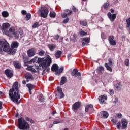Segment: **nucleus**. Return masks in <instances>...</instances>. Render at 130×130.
<instances>
[{"instance_id":"nucleus-1","label":"nucleus","mask_w":130,"mask_h":130,"mask_svg":"<svg viewBox=\"0 0 130 130\" xmlns=\"http://www.w3.org/2000/svg\"><path fill=\"white\" fill-rule=\"evenodd\" d=\"M19 46V43L17 41L12 42L11 48H10V44L6 41H0V52H9L11 54L16 53V49Z\"/></svg>"},{"instance_id":"nucleus-2","label":"nucleus","mask_w":130,"mask_h":130,"mask_svg":"<svg viewBox=\"0 0 130 130\" xmlns=\"http://www.w3.org/2000/svg\"><path fill=\"white\" fill-rule=\"evenodd\" d=\"M9 95L12 101L16 104L21 103V101H19V99L21 98L19 93V83L17 82L14 83L12 88L9 90Z\"/></svg>"},{"instance_id":"nucleus-3","label":"nucleus","mask_w":130,"mask_h":130,"mask_svg":"<svg viewBox=\"0 0 130 130\" xmlns=\"http://www.w3.org/2000/svg\"><path fill=\"white\" fill-rule=\"evenodd\" d=\"M38 62L44 69L43 70L42 75L46 74V72L47 73H49V67L52 62V59H51V57L49 55H48L46 59H44V58H38Z\"/></svg>"},{"instance_id":"nucleus-4","label":"nucleus","mask_w":130,"mask_h":130,"mask_svg":"<svg viewBox=\"0 0 130 130\" xmlns=\"http://www.w3.org/2000/svg\"><path fill=\"white\" fill-rule=\"evenodd\" d=\"M18 128L19 129H23V130H27L29 129V124L26 121L24 118H20L18 119Z\"/></svg>"},{"instance_id":"nucleus-5","label":"nucleus","mask_w":130,"mask_h":130,"mask_svg":"<svg viewBox=\"0 0 130 130\" xmlns=\"http://www.w3.org/2000/svg\"><path fill=\"white\" fill-rule=\"evenodd\" d=\"M58 66L56 64H54L52 65V67H51V71H52V72H55L56 75H60V74H61L62 73V72L63 71V67L62 66L59 69H58Z\"/></svg>"},{"instance_id":"nucleus-6","label":"nucleus","mask_w":130,"mask_h":130,"mask_svg":"<svg viewBox=\"0 0 130 130\" xmlns=\"http://www.w3.org/2000/svg\"><path fill=\"white\" fill-rule=\"evenodd\" d=\"M121 124L123 129L124 128H126L127 127V121L125 119H122L121 122H119L117 123V128L118 129H120V127H121Z\"/></svg>"},{"instance_id":"nucleus-7","label":"nucleus","mask_w":130,"mask_h":130,"mask_svg":"<svg viewBox=\"0 0 130 130\" xmlns=\"http://www.w3.org/2000/svg\"><path fill=\"white\" fill-rule=\"evenodd\" d=\"M10 24L8 23H3L1 27V30L4 34L9 35V28H10Z\"/></svg>"},{"instance_id":"nucleus-8","label":"nucleus","mask_w":130,"mask_h":130,"mask_svg":"<svg viewBox=\"0 0 130 130\" xmlns=\"http://www.w3.org/2000/svg\"><path fill=\"white\" fill-rule=\"evenodd\" d=\"M108 61V63H105V67L108 71H109V72H112V66L114 64V63H113V60L111 58H109Z\"/></svg>"},{"instance_id":"nucleus-9","label":"nucleus","mask_w":130,"mask_h":130,"mask_svg":"<svg viewBox=\"0 0 130 130\" xmlns=\"http://www.w3.org/2000/svg\"><path fill=\"white\" fill-rule=\"evenodd\" d=\"M41 13V17L42 18H46L47 17V15H48V9L46 7H42L41 10H40Z\"/></svg>"},{"instance_id":"nucleus-10","label":"nucleus","mask_w":130,"mask_h":130,"mask_svg":"<svg viewBox=\"0 0 130 130\" xmlns=\"http://www.w3.org/2000/svg\"><path fill=\"white\" fill-rule=\"evenodd\" d=\"M36 53V49L35 48H31L27 50V54L28 57H33Z\"/></svg>"},{"instance_id":"nucleus-11","label":"nucleus","mask_w":130,"mask_h":130,"mask_svg":"<svg viewBox=\"0 0 130 130\" xmlns=\"http://www.w3.org/2000/svg\"><path fill=\"white\" fill-rule=\"evenodd\" d=\"M5 75L8 77V78H11L13 76H14V73L13 71L10 69H7L5 72Z\"/></svg>"},{"instance_id":"nucleus-12","label":"nucleus","mask_w":130,"mask_h":130,"mask_svg":"<svg viewBox=\"0 0 130 130\" xmlns=\"http://www.w3.org/2000/svg\"><path fill=\"white\" fill-rule=\"evenodd\" d=\"M23 30H20L19 31H16L14 33L13 35L16 39H19V37H23Z\"/></svg>"},{"instance_id":"nucleus-13","label":"nucleus","mask_w":130,"mask_h":130,"mask_svg":"<svg viewBox=\"0 0 130 130\" xmlns=\"http://www.w3.org/2000/svg\"><path fill=\"white\" fill-rule=\"evenodd\" d=\"M108 18L110 19V21L112 22H114V20L116 19V14H111V13L109 12L107 15Z\"/></svg>"},{"instance_id":"nucleus-14","label":"nucleus","mask_w":130,"mask_h":130,"mask_svg":"<svg viewBox=\"0 0 130 130\" xmlns=\"http://www.w3.org/2000/svg\"><path fill=\"white\" fill-rule=\"evenodd\" d=\"M108 40L111 45H116V41L114 40L113 36H109Z\"/></svg>"},{"instance_id":"nucleus-15","label":"nucleus","mask_w":130,"mask_h":130,"mask_svg":"<svg viewBox=\"0 0 130 130\" xmlns=\"http://www.w3.org/2000/svg\"><path fill=\"white\" fill-rule=\"evenodd\" d=\"M25 78L27 82H29V80L33 81L34 79L33 77V75H32V74H31V73L29 72H27L25 74Z\"/></svg>"},{"instance_id":"nucleus-16","label":"nucleus","mask_w":130,"mask_h":130,"mask_svg":"<svg viewBox=\"0 0 130 130\" xmlns=\"http://www.w3.org/2000/svg\"><path fill=\"white\" fill-rule=\"evenodd\" d=\"M105 100H107V96L105 94L99 96V101L100 103H105Z\"/></svg>"},{"instance_id":"nucleus-17","label":"nucleus","mask_w":130,"mask_h":130,"mask_svg":"<svg viewBox=\"0 0 130 130\" xmlns=\"http://www.w3.org/2000/svg\"><path fill=\"white\" fill-rule=\"evenodd\" d=\"M72 76H73V77H80V76H82V74L80 72H78V70L74 69L73 70Z\"/></svg>"},{"instance_id":"nucleus-18","label":"nucleus","mask_w":130,"mask_h":130,"mask_svg":"<svg viewBox=\"0 0 130 130\" xmlns=\"http://www.w3.org/2000/svg\"><path fill=\"white\" fill-rule=\"evenodd\" d=\"M81 104V103L80 102H77L73 105L72 107L74 110H78V109L80 108Z\"/></svg>"},{"instance_id":"nucleus-19","label":"nucleus","mask_w":130,"mask_h":130,"mask_svg":"<svg viewBox=\"0 0 130 130\" xmlns=\"http://www.w3.org/2000/svg\"><path fill=\"white\" fill-rule=\"evenodd\" d=\"M90 42V38H83L82 39V43L83 46H85V45H87L88 43Z\"/></svg>"},{"instance_id":"nucleus-20","label":"nucleus","mask_w":130,"mask_h":130,"mask_svg":"<svg viewBox=\"0 0 130 130\" xmlns=\"http://www.w3.org/2000/svg\"><path fill=\"white\" fill-rule=\"evenodd\" d=\"M108 113L106 111H102L101 112V118H107L109 116Z\"/></svg>"},{"instance_id":"nucleus-21","label":"nucleus","mask_w":130,"mask_h":130,"mask_svg":"<svg viewBox=\"0 0 130 130\" xmlns=\"http://www.w3.org/2000/svg\"><path fill=\"white\" fill-rule=\"evenodd\" d=\"M61 54H62V52H61V51H56L55 53V57L56 59L59 58L60 56H61Z\"/></svg>"},{"instance_id":"nucleus-22","label":"nucleus","mask_w":130,"mask_h":130,"mask_svg":"<svg viewBox=\"0 0 130 130\" xmlns=\"http://www.w3.org/2000/svg\"><path fill=\"white\" fill-rule=\"evenodd\" d=\"M67 83V77L63 76L61 77V80L60 83V85L61 86Z\"/></svg>"},{"instance_id":"nucleus-23","label":"nucleus","mask_w":130,"mask_h":130,"mask_svg":"<svg viewBox=\"0 0 130 130\" xmlns=\"http://www.w3.org/2000/svg\"><path fill=\"white\" fill-rule=\"evenodd\" d=\"M55 47H56V46L54 44H50L48 45V48L51 51H53V50L55 49Z\"/></svg>"},{"instance_id":"nucleus-24","label":"nucleus","mask_w":130,"mask_h":130,"mask_svg":"<svg viewBox=\"0 0 130 130\" xmlns=\"http://www.w3.org/2000/svg\"><path fill=\"white\" fill-rule=\"evenodd\" d=\"M9 31V34L7 35H11V34H12L13 35L14 33H15V31H16V29H15L14 27H11Z\"/></svg>"},{"instance_id":"nucleus-25","label":"nucleus","mask_w":130,"mask_h":130,"mask_svg":"<svg viewBox=\"0 0 130 130\" xmlns=\"http://www.w3.org/2000/svg\"><path fill=\"white\" fill-rule=\"evenodd\" d=\"M104 71V67L101 66H99L97 69V72L98 74H100V73H102Z\"/></svg>"},{"instance_id":"nucleus-26","label":"nucleus","mask_w":130,"mask_h":130,"mask_svg":"<svg viewBox=\"0 0 130 130\" xmlns=\"http://www.w3.org/2000/svg\"><path fill=\"white\" fill-rule=\"evenodd\" d=\"M14 66L16 69H21V65L19 63L18 61H15L13 62Z\"/></svg>"},{"instance_id":"nucleus-27","label":"nucleus","mask_w":130,"mask_h":130,"mask_svg":"<svg viewBox=\"0 0 130 130\" xmlns=\"http://www.w3.org/2000/svg\"><path fill=\"white\" fill-rule=\"evenodd\" d=\"M90 108H93V105L90 104V105H87L85 107V112H88L89 111V109Z\"/></svg>"},{"instance_id":"nucleus-28","label":"nucleus","mask_w":130,"mask_h":130,"mask_svg":"<svg viewBox=\"0 0 130 130\" xmlns=\"http://www.w3.org/2000/svg\"><path fill=\"white\" fill-rule=\"evenodd\" d=\"M2 15L4 18H8V16H9V12L7 11H3L2 13Z\"/></svg>"},{"instance_id":"nucleus-29","label":"nucleus","mask_w":130,"mask_h":130,"mask_svg":"<svg viewBox=\"0 0 130 130\" xmlns=\"http://www.w3.org/2000/svg\"><path fill=\"white\" fill-rule=\"evenodd\" d=\"M56 96H57L58 98L61 99V98H63V97H64V93H63V92L57 93L56 94Z\"/></svg>"},{"instance_id":"nucleus-30","label":"nucleus","mask_w":130,"mask_h":130,"mask_svg":"<svg viewBox=\"0 0 130 130\" xmlns=\"http://www.w3.org/2000/svg\"><path fill=\"white\" fill-rule=\"evenodd\" d=\"M116 88L117 91H119L120 89H121V84H120V82H117L116 85Z\"/></svg>"},{"instance_id":"nucleus-31","label":"nucleus","mask_w":130,"mask_h":130,"mask_svg":"<svg viewBox=\"0 0 130 130\" xmlns=\"http://www.w3.org/2000/svg\"><path fill=\"white\" fill-rule=\"evenodd\" d=\"M26 87H28L29 90L31 91V90H33V88H34V85L31 84H26Z\"/></svg>"},{"instance_id":"nucleus-32","label":"nucleus","mask_w":130,"mask_h":130,"mask_svg":"<svg viewBox=\"0 0 130 130\" xmlns=\"http://www.w3.org/2000/svg\"><path fill=\"white\" fill-rule=\"evenodd\" d=\"M103 8H104V9L107 10V8H109V3L106 2L105 4H104Z\"/></svg>"},{"instance_id":"nucleus-33","label":"nucleus","mask_w":130,"mask_h":130,"mask_svg":"<svg viewBox=\"0 0 130 130\" xmlns=\"http://www.w3.org/2000/svg\"><path fill=\"white\" fill-rule=\"evenodd\" d=\"M56 16V14L55 12L52 11L50 13V17L51 18H55V16Z\"/></svg>"},{"instance_id":"nucleus-34","label":"nucleus","mask_w":130,"mask_h":130,"mask_svg":"<svg viewBox=\"0 0 130 130\" xmlns=\"http://www.w3.org/2000/svg\"><path fill=\"white\" fill-rule=\"evenodd\" d=\"M38 98L40 101V102H42V101H43V95H42V94L39 95V96H38Z\"/></svg>"},{"instance_id":"nucleus-35","label":"nucleus","mask_w":130,"mask_h":130,"mask_svg":"<svg viewBox=\"0 0 130 130\" xmlns=\"http://www.w3.org/2000/svg\"><path fill=\"white\" fill-rule=\"evenodd\" d=\"M126 22L127 23L126 27L129 28L130 27V17L126 20Z\"/></svg>"},{"instance_id":"nucleus-36","label":"nucleus","mask_w":130,"mask_h":130,"mask_svg":"<svg viewBox=\"0 0 130 130\" xmlns=\"http://www.w3.org/2000/svg\"><path fill=\"white\" fill-rule=\"evenodd\" d=\"M25 19H26L27 21H29V20L31 19V14L28 13L27 14H26Z\"/></svg>"},{"instance_id":"nucleus-37","label":"nucleus","mask_w":130,"mask_h":130,"mask_svg":"<svg viewBox=\"0 0 130 130\" xmlns=\"http://www.w3.org/2000/svg\"><path fill=\"white\" fill-rule=\"evenodd\" d=\"M44 54H45V52L42 50L40 51V52H39V55H40V56H43Z\"/></svg>"},{"instance_id":"nucleus-38","label":"nucleus","mask_w":130,"mask_h":130,"mask_svg":"<svg viewBox=\"0 0 130 130\" xmlns=\"http://www.w3.org/2000/svg\"><path fill=\"white\" fill-rule=\"evenodd\" d=\"M62 122H63L62 120H56L53 122V124H57L58 123H61Z\"/></svg>"},{"instance_id":"nucleus-39","label":"nucleus","mask_w":130,"mask_h":130,"mask_svg":"<svg viewBox=\"0 0 130 130\" xmlns=\"http://www.w3.org/2000/svg\"><path fill=\"white\" fill-rule=\"evenodd\" d=\"M79 34L80 36H85V35H87V32L82 30L79 32Z\"/></svg>"},{"instance_id":"nucleus-40","label":"nucleus","mask_w":130,"mask_h":130,"mask_svg":"<svg viewBox=\"0 0 130 130\" xmlns=\"http://www.w3.org/2000/svg\"><path fill=\"white\" fill-rule=\"evenodd\" d=\"M80 25L82 26H87V21L84 20L80 21Z\"/></svg>"},{"instance_id":"nucleus-41","label":"nucleus","mask_w":130,"mask_h":130,"mask_svg":"<svg viewBox=\"0 0 130 130\" xmlns=\"http://www.w3.org/2000/svg\"><path fill=\"white\" fill-rule=\"evenodd\" d=\"M57 93H62V88H60V87H57Z\"/></svg>"},{"instance_id":"nucleus-42","label":"nucleus","mask_w":130,"mask_h":130,"mask_svg":"<svg viewBox=\"0 0 130 130\" xmlns=\"http://www.w3.org/2000/svg\"><path fill=\"white\" fill-rule=\"evenodd\" d=\"M66 12H68V13L67 14L68 16H71V15L73 14V11H72V10H67Z\"/></svg>"},{"instance_id":"nucleus-43","label":"nucleus","mask_w":130,"mask_h":130,"mask_svg":"<svg viewBox=\"0 0 130 130\" xmlns=\"http://www.w3.org/2000/svg\"><path fill=\"white\" fill-rule=\"evenodd\" d=\"M39 26V23L38 22H36L34 24V25H32V28H37V27H38Z\"/></svg>"},{"instance_id":"nucleus-44","label":"nucleus","mask_w":130,"mask_h":130,"mask_svg":"<svg viewBox=\"0 0 130 130\" xmlns=\"http://www.w3.org/2000/svg\"><path fill=\"white\" fill-rule=\"evenodd\" d=\"M69 21H70V18H67L66 19H64L63 21V24H66V23H68V22H69Z\"/></svg>"},{"instance_id":"nucleus-45","label":"nucleus","mask_w":130,"mask_h":130,"mask_svg":"<svg viewBox=\"0 0 130 130\" xmlns=\"http://www.w3.org/2000/svg\"><path fill=\"white\" fill-rule=\"evenodd\" d=\"M125 65L128 66L129 64V60H128V59H127L125 60Z\"/></svg>"},{"instance_id":"nucleus-46","label":"nucleus","mask_w":130,"mask_h":130,"mask_svg":"<svg viewBox=\"0 0 130 130\" xmlns=\"http://www.w3.org/2000/svg\"><path fill=\"white\" fill-rule=\"evenodd\" d=\"M116 116L118 117V118H122V114L121 113L117 114Z\"/></svg>"},{"instance_id":"nucleus-47","label":"nucleus","mask_w":130,"mask_h":130,"mask_svg":"<svg viewBox=\"0 0 130 130\" xmlns=\"http://www.w3.org/2000/svg\"><path fill=\"white\" fill-rule=\"evenodd\" d=\"M36 59H37V57H35L34 58L32 59H31V60L29 61V63H30V62H35V61H36Z\"/></svg>"},{"instance_id":"nucleus-48","label":"nucleus","mask_w":130,"mask_h":130,"mask_svg":"<svg viewBox=\"0 0 130 130\" xmlns=\"http://www.w3.org/2000/svg\"><path fill=\"white\" fill-rule=\"evenodd\" d=\"M58 38H59V36L58 35H56L54 37V39L55 40H58Z\"/></svg>"},{"instance_id":"nucleus-49","label":"nucleus","mask_w":130,"mask_h":130,"mask_svg":"<svg viewBox=\"0 0 130 130\" xmlns=\"http://www.w3.org/2000/svg\"><path fill=\"white\" fill-rule=\"evenodd\" d=\"M26 70H28V71H33V67L32 66H28L27 69Z\"/></svg>"},{"instance_id":"nucleus-50","label":"nucleus","mask_w":130,"mask_h":130,"mask_svg":"<svg viewBox=\"0 0 130 130\" xmlns=\"http://www.w3.org/2000/svg\"><path fill=\"white\" fill-rule=\"evenodd\" d=\"M67 16H68V14H67V13H64V14L61 15L62 18H64L66 17H67Z\"/></svg>"},{"instance_id":"nucleus-51","label":"nucleus","mask_w":130,"mask_h":130,"mask_svg":"<svg viewBox=\"0 0 130 130\" xmlns=\"http://www.w3.org/2000/svg\"><path fill=\"white\" fill-rule=\"evenodd\" d=\"M21 13L22 15H27V11L26 10H22Z\"/></svg>"},{"instance_id":"nucleus-52","label":"nucleus","mask_w":130,"mask_h":130,"mask_svg":"<svg viewBox=\"0 0 130 130\" xmlns=\"http://www.w3.org/2000/svg\"><path fill=\"white\" fill-rule=\"evenodd\" d=\"M109 92H110V95H113V94L114 93V91L112 89H110Z\"/></svg>"},{"instance_id":"nucleus-53","label":"nucleus","mask_w":130,"mask_h":130,"mask_svg":"<svg viewBox=\"0 0 130 130\" xmlns=\"http://www.w3.org/2000/svg\"><path fill=\"white\" fill-rule=\"evenodd\" d=\"M112 121L114 123V124H116V123L117 122V120H114V119H112Z\"/></svg>"},{"instance_id":"nucleus-54","label":"nucleus","mask_w":130,"mask_h":130,"mask_svg":"<svg viewBox=\"0 0 130 130\" xmlns=\"http://www.w3.org/2000/svg\"><path fill=\"white\" fill-rule=\"evenodd\" d=\"M72 10L73 12H77V11H78V9H77V8H76V7H75L74 6L73 7Z\"/></svg>"},{"instance_id":"nucleus-55","label":"nucleus","mask_w":130,"mask_h":130,"mask_svg":"<svg viewBox=\"0 0 130 130\" xmlns=\"http://www.w3.org/2000/svg\"><path fill=\"white\" fill-rule=\"evenodd\" d=\"M71 57H72V54H68V60H70Z\"/></svg>"},{"instance_id":"nucleus-56","label":"nucleus","mask_w":130,"mask_h":130,"mask_svg":"<svg viewBox=\"0 0 130 130\" xmlns=\"http://www.w3.org/2000/svg\"><path fill=\"white\" fill-rule=\"evenodd\" d=\"M114 103H117V102H118V98H115L114 100Z\"/></svg>"},{"instance_id":"nucleus-57","label":"nucleus","mask_w":130,"mask_h":130,"mask_svg":"<svg viewBox=\"0 0 130 130\" xmlns=\"http://www.w3.org/2000/svg\"><path fill=\"white\" fill-rule=\"evenodd\" d=\"M62 40H63V38L62 37H60L59 39V42H62Z\"/></svg>"},{"instance_id":"nucleus-58","label":"nucleus","mask_w":130,"mask_h":130,"mask_svg":"<svg viewBox=\"0 0 130 130\" xmlns=\"http://www.w3.org/2000/svg\"><path fill=\"white\" fill-rule=\"evenodd\" d=\"M2 108H3V103L0 102V109H2Z\"/></svg>"},{"instance_id":"nucleus-59","label":"nucleus","mask_w":130,"mask_h":130,"mask_svg":"<svg viewBox=\"0 0 130 130\" xmlns=\"http://www.w3.org/2000/svg\"><path fill=\"white\" fill-rule=\"evenodd\" d=\"M73 36L74 38H75V39L77 38V34H73Z\"/></svg>"},{"instance_id":"nucleus-60","label":"nucleus","mask_w":130,"mask_h":130,"mask_svg":"<svg viewBox=\"0 0 130 130\" xmlns=\"http://www.w3.org/2000/svg\"><path fill=\"white\" fill-rule=\"evenodd\" d=\"M22 84H23V85H26V81L23 80V81H22Z\"/></svg>"},{"instance_id":"nucleus-61","label":"nucleus","mask_w":130,"mask_h":130,"mask_svg":"<svg viewBox=\"0 0 130 130\" xmlns=\"http://www.w3.org/2000/svg\"><path fill=\"white\" fill-rule=\"evenodd\" d=\"M31 119H30V118H28V117H26V120L27 121H30V120Z\"/></svg>"},{"instance_id":"nucleus-62","label":"nucleus","mask_w":130,"mask_h":130,"mask_svg":"<svg viewBox=\"0 0 130 130\" xmlns=\"http://www.w3.org/2000/svg\"><path fill=\"white\" fill-rule=\"evenodd\" d=\"M30 122H31V123H34V121L32 120V119H30V120H29Z\"/></svg>"},{"instance_id":"nucleus-63","label":"nucleus","mask_w":130,"mask_h":130,"mask_svg":"<svg viewBox=\"0 0 130 130\" xmlns=\"http://www.w3.org/2000/svg\"><path fill=\"white\" fill-rule=\"evenodd\" d=\"M110 11L112 13H114V10L111 9Z\"/></svg>"},{"instance_id":"nucleus-64","label":"nucleus","mask_w":130,"mask_h":130,"mask_svg":"<svg viewBox=\"0 0 130 130\" xmlns=\"http://www.w3.org/2000/svg\"><path fill=\"white\" fill-rule=\"evenodd\" d=\"M52 126H53V124H51L50 125L49 127L50 128H51V127H52Z\"/></svg>"}]
</instances>
